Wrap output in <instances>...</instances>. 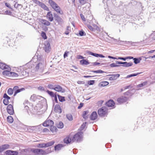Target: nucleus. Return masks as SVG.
<instances>
[{"label": "nucleus", "mask_w": 155, "mask_h": 155, "mask_svg": "<svg viewBox=\"0 0 155 155\" xmlns=\"http://www.w3.org/2000/svg\"><path fill=\"white\" fill-rule=\"evenodd\" d=\"M80 64L82 65H87L90 63L87 60L84 59L80 60Z\"/></svg>", "instance_id": "2f4dec72"}, {"label": "nucleus", "mask_w": 155, "mask_h": 155, "mask_svg": "<svg viewBox=\"0 0 155 155\" xmlns=\"http://www.w3.org/2000/svg\"><path fill=\"white\" fill-rule=\"evenodd\" d=\"M7 120L8 122L12 123L13 121V119L12 117L9 116L7 117Z\"/></svg>", "instance_id": "a19ab883"}, {"label": "nucleus", "mask_w": 155, "mask_h": 155, "mask_svg": "<svg viewBox=\"0 0 155 155\" xmlns=\"http://www.w3.org/2000/svg\"><path fill=\"white\" fill-rule=\"evenodd\" d=\"M37 127V126H28L27 127V129L29 132H32L33 131L35 130Z\"/></svg>", "instance_id": "f704fd0d"}, {"label": "nucleus", "mask_w": 155, "mask_h": 155, "mask_svg": "<svg viewBox=\"0 0 155 155\" xmlns=\"http://www.w3.org/2000/svg\"><path fill=\"white\" fill-rule=\"evenodd\" d=\"M64 146V145L62 144H58L54 146V149L55 151L59 150Z\"/></svg>", "instance_id": "c756f323"}, {"label": "nucleus", "mask_w": 155, "mask_h": 155, "mask_svg": "<svg viewBox=\"0 0 155 155\" xmlns=\"http://www.w3.org/2000/svg\"><path fill=\"white\" fill-rule=\"evenodd\" d=\"M33 153L41 155H46L48 153H46L45 150H43L42 149L39 148H33Z\"/></svg>", "instance_id": "423d86ee"}, {"label": "nucleus", "mask_w": 155, "mask_h": 155, "mask_svg": "<svg viewBox=\"0 0 155 155\" xmlns=\"http://www.w3.org/2000/svg\"><path fill=\"white\" fill-rule=\"evenodd\" d=\"M141 73L140 72L137 73L132 74H130L128 75L127 76L126 78H127L137 76V75H139V74H141Z\"/></svg>", "instance_id": "79ce46f5"}, {"label": "nucleus", "mask_w": 155, "mask_h": 155, "mask_svg": "<svg viewBox=\"0 0 155 155\" xmlns=\"http://www.w3.org/2000/svg\"><path fill=\"white\" fill-rule=\"evenodd\" d=\"M44 67V63L43 60H41L36 63V66L35 69V71L39 70L41 71H43Z\"/></svg>", "instance_id": "f03ea898"}, {"label": "nucleus", "mask_w": 155, "mask_h": 155, "mask_svg": "<svg viewBox=\"0 0 155 155\" xmlns=\"http://www.w3.org/2000/svg\"><path fill=\"white\" fill-rule=\"evenodd\" d=\"M41 35L42 38L44 39H46L47 38V37L46 33L44 31H42L41 34Z\"/></svg>", "instance_id": "09e8293b"}, {"label": "nucleus", "mask_w": 155, "mask_h": 155, "mask_svg": "<svg viewBox=\"0 0 155 155\" xmlns=\"http://www.w3.org/2000/svg\"><path fill=\"white\" fill-rule=\"evenodd\" d=\"M118 64H123L121 66L124 67H129L132 66L133 64L132 62L127 63V62H118Z\"/></svg>", "instance_id": "5701e85b"}, {"label": "nucleus", "mask_w": 155, "mask_h": 155, "mask_svg": "<svg viewBox=\"0 0 155 155\" xmlns=\"http://www.w3.org/2000/svg\"><path fill=\"white\" fill-rule=\"evenodd\" d=\"M88 113V110L84 111L83 112L82 117L84 119H86L88 118V116H86V115Z\"/></svg>", "instance_id": "e433bc0d"}, {"label": "nucleus", "mask_w": 155, "mask_h": 155, "mask_svg": "<svg viewBox=\"0 0 155 155\" xmlns=\"http://www.w3.org/2000/svg\"><path fill=\"white\" fill-rule=\"evenodd\" d=\"M38 2L40 6L44 10L47 11H49V8L44 3L39 1H38Z\"/></svg>", "instance_id": "b1692460"}, {"label": "nucleus", "mask_w": 155, "mask_h": 155, "mask_svg": "<svg viewBox=\"0 0 155 155\" xmlns=\"http://www.w3.org/2000/svg\"><path fill=\"white\" fill-rule=\"evenodd\" d=\"M43 48L46 52L48 53L50 51V50L51 48L49 42H46V43L44 44V47Z\"/></svg>", "instance_id": "f3484780"}, {"label": "nucleus", "mask_w": 155, "mask_h": 155, "mask_svg": "<svg viewBox=\"0 0 155 155\" xmlns=\"http://www.w3.org/2000/svg\"><path fill=\"white\" fill-rule=\"evenodd\" d=\"M79 2L81 5H83L86 3L87 0H79Z\"/></svg>", "instance_id": "052dcab7"}, {"label": "nucleus", "mask_w": 155, "mask_h": 155, "mask_svg": "<svg viewBox=\"0 0 155 155\" xmlns=\"http://www.w3.org/2000/svg\"><path fill=\"white\" fill-rule=\"evenodd\" d=\"M87 123L85 122L83 123L81 125V130H83L85 127L86 126Z\"/></svg>", "instance_id": "13d9d810"}, {"label": "nucleus", "mask_w": 155, "mask_h": 155, "mask_svg": "<svg viewBox=\"0 0 155 155\" xmlns=\"http://www.w3.org/2000/svg\"><path fill=\"white\" fill-rule=\"evenodd\" d=\"M120 66V65H117L114 63H113L110 64V66L111 67H119Z\"/></svg>", "instance_id": "680f3d73"}, {"label": "nucleus", "mask_w": 155, "mask_h": 155, "mask_svg": "<svg viewBox=\"0 0 155 155\" xmlns=\"http://www.w3.org/2000/svg\"><path fill=\"white\" fill-rule=\"evenodd\" d=\"M87 27L89 29L92 31H94L95 29L96 30H97V28H96L95 29V28H93L90 25H87Z\"/></svg>", "instance_id": "8fccbe9b"}, {"label": "nucleus", "mask_w": 155, "mask_h": 155, "mask_svg": "<svg viewBox=\"0 0 155 155\" xmlns=\"http://www.w3.org/2000/svg\"><path fill=\"white\" fill-rule=\"evenodd\" d=\"M54 111L55 112L61 114L62 112L61 109L59 105L57 104L54 107Z\"/></svg>", "instance_id": "4be33fe9"}, {"label": "nucleus", "mask_w": 155, "mask_h": 155, "mask_svg": "<svg viewBox=\"0 0 155 155\" xmlns=\"http://www.w3.org/2000/svg\"><path fill=\"white\" fill-rule=\"evenodd\" d=\"M69 52V51H67L64 52L63 55L64 58H65L66 57L68 56V54Z\"/></svg>", "instance_id": "0e129e2a"}, {"label": "nucleus", "mask_w": 155, "mask_h": 155, "mask_svg": "<svg viewBox=\"0 0 155 155\" xmlns=\"http://www.w3.org/2000/svg\"><path fill=\"white\" fill-rule=\"evenodd\" d=\"M48 3L50 4V6L53 9L57 4L53 0H49L48 1Z\"/></svg>", "instance_id": "7c9ffc66"}, {"label": "nucleus", "mask_w": 155, "mask_h": 155, "mask_svg": "<svg viewBox=\"0 0 155 155\" xmlns=\"http://www.w3.org/2000/svg\"><path fill=\"white\" fill-rule=\"evenodd\" d=\"M13 89L12 88H9L7 91V93L10 95L13 94Z\"/></svg>", "instance_id": "49530a36"}, {"label": "nucleus", "mask_w": 155, "mask_h": 155, "mask_svg": "<svg viewBox=\"0 0 155 155\" xmlns=\"http://www.w3.org/2000/svg\"><path fill=\"white\" fill-rule=\"evenodd\" d=\"M46 92L51 97H54V101L55 102L58 103V101L57 99V92H55L54 93L53 91H50L48 90H47Z\"/></svg>", "instance_id": "6e6552de"}, {"label": "nucleus", "mask_w": 155, "mask_h": 155, "mask_svg": "<svg viewBox=\"0 0 155 155\" xmlns=\"http://www.w3.org/2000/svg\"><path fill=\"white\" fill-rule=\"evenodd\" d=\"M36 95L35 94H33L31 96L30 98V100L32 101H37Z\"/></svg>", "instance_id": "37998d69"}, {"label": "nucleus", "mask_w": 155, "mask_h": 155, "mask_svg": "<svg viewBox=\"0 0 155 155\" xmlns=\"http://www.w3.org/2000/svg\"><path fill=\"white\" fill-rule=\"evenodd\" d=\"M57 96L58 100L60 102H62L65 101L64 97L61 96L58 94H57Z\"/></svg>", "instance_id": "c9c22d12"}, {"label": "nucleus", "mask_w": 155, "mask_h": 155, "mask_svg": "<svg viewBox=\"0 0 155 155\" xmlns=\"http://www.w3.org/2000/svg\"><path fill=\"white\" fill-rule=\"evenodd\" d=\"M18 74L14 72H11V77H18Z\"/></svg>", "instance_id": "6e6d98bb"}, {"label": "nucleus", "mask_w": 155, "mask_h": 155, "mask_svg": "<svg viewBox=\"0 0 155 155\" xmlns=\"http://www.w3.org/2000/svg\"><path fill=\"white\" fill-rule=\"evenodd\" d=\"M25 90V88H19L18 87V86H15L13 88L14 91H15L18 93Z\"/></svg>", "instance_id": "bb28decb"}, {"label": "nucleus", "mask_w": 155, "mask_h": 155, "mask_svg": "<svg viewBox=\"0 0 155 155\" xmlns=\"http://www.w3.org/2000/svg\"><path fill=\"white\" fill-rule=\"evenodd\" d=\"M47 87L48 88L50 89L54 90L55 85H54L52 84H48V85Z\"/></svg>", "instance_id": "864d4df0"}, {"label": "nucleus", "mask_w": 155, "mask_h": 155, "mask_svg": "<svg viewBox=\"0 0 155 155\" xmlns=\"http://www.w3.org/2000/svg\"><path fill=\"white\" fill-rule=\"evenodd\" d=\"M141 60V58H133L134 62L136 64H137L140 62V61Z\"/></svg>", "instance_id": "4c0bfd02"}, {"label": "nucleus", "mask_w": 155, "mask_h": 155, "mask_svg": "<svg viewBox=\"0 0 155 155\" xmlns=\"http://www.w3.org/2000/svg\"><path fill=\"white\" fill-rule=\"evenodd\" d=\"M83 134L82 131H79L75 134L72 138V142L76 141L77 142H80L83 140Z\"/></svg>", "instance_id": "f257e3e1"}, {"label": "nucleus", "mask_w": 155, "mask_h": 155, "mask_svg": "<svg viewBox=\"0 0 155 155\" xmlns=\"http://www.w3.org/2000/svg\"><path fill=\"white\" fill-rule=\"evenodd\" d=\"M115 103L111 99L110 100L106 102V105L108 107H111V108H114L115 107Z\"/></svg>", "instance_id": "4468645a"}, {"label": "nucleus", "mask_w": 155, "mask_h": 155, "mask_svg": "<svg viewBox=\"0 0 155 155\" xmlns=\"http://www.w3.org/2000/svg\"><path fill=\"white\" fill-rule=\"evenodd\" d=\"M112 38L113 39L114 41H115V42H119V43H120V44H122L121 43H124V41H122L120 40L119 38L118 40L117 39H115L114 38Z\"/></svg>", "instance_id": "bf43d9fd"}, {"label": "nucleus", "mask_w": 155, "mask_h": 155, "mask_svg": "<svg viewBox=\"0 0 155 155\" xmlns=\"http://www.w3.org/2000/svg\"><path fill=\"white\" fill-rule=\"evenodd\" d=\"M111 2V1L110 0H103V2L104 3L105 2H106V4H107V6H108V2Z\"/></svg>", "instance_id": "338daca9"}, {"label": "nucleus", "mask_w": 155, "mask_h": 155, "mask_svg": "<svg viewBox=\"0 0 155 155\" xmlns=\"http://www.w3.org/2000/svg\"><path fill=\"white\" fill-rule=\"evenodd\" d=\"M128 99V97L125 96H121L118 98L117 101L120 104L126 102Z\"/></svg>", "instance_id": "ddd939ff"}, {"label": "nucleus", "mask_w": 155, "mask_h": 155, "mask_svg": "<svg viewBox=\"0 0 155 155\" xmlns=\"http://www.w3.org/2000/svg\"><path fill=\"white\" fill-rule=\"evenodd\" d=\"M9 100L8 99H4L3 101L4 104L5 105H8L9 103Z\"/></svg>", "instance_id": "5fc2aeb1"}, {"label": "nucleus", "mask_w": 155, "mask_h": 155, "mask_svg": "<svg viewBox=\"0 0 155 155\" xmlns=\"http://www.w3.org/2000/svg\"><path fill=\"white\" fill-rule=\"evenodd\" d=\"M77 58L78 59H83L84 58V57L81 55H78L77 56Z\"/></svg>", "instance_id": "774afa93"}, {"label": "nucleus", "mask_w": 155, "mask_h": 155, "mask_svg": "<svg viewBox=\"0 0 155 155\" xmlns=\"http://www.w3.org/2000/svg\"><path fill=\"white\" fill-rule=\"evenodd\" d=\"M66 117L68 119L69 121H72L73 120V117L71 114H67Z\"/></svg>", "instance_id": "c03bdc74"}, {"label": "nucleus", "mask_w": 155, "mask_h": 155, "mask_svg": "<svg viewBox=\"0 0 155 155\" xmlns=\"http://www.w3.org/2000/svg\"><path fill=\"white\" fill-rule=\"evenodd\" d=\"M39 21L41 23L46 26H49L51 24L50 22L44 19H41L39 20Z\"/></svg>", "instance_id": "a878e982"}, {"label": "nucleus", "mask_w": 155, "mask_h": 155, "mask_svg": "<svg viewBox=\"0 0 155 155\" xmlns=\"http://www.w3.org/2000/svg\"><path fill=\"white\" fill-rule=\"evenodd\" d=\"M95 82L94 80H90L87 81V84L89 85H93Z\"/></svg>", "instance_id": "4d7b16f0"}, {"label": "nucleus", "mask_w": 155, "mask_h": 155, "mask_svg": "<svg viewBox=\"0 0 155 155\" xmlns=\"http://www.w3.org/2000/svg\"><path fill=\"white\" fill-rule=\"evenodd\" d=\"M97 113L101 116L104 117L107 114V109L105 106L102 107L97 111Z\"/></svg>", "instance_id": "39448f33"}, {"label": "nucleus", "mask_w": 155, "mask_h": 155, "mask_svg": "<svg viewBox=\"0 0 155 155\" xmlns=\"http://www.w3.org/2000/svg\"><path fill=\"white\" fill-rule=\"evenodd\" d=\"M54 149L52 147H50L48 148L47 149L45 150L46 153H48V154L51 153L52 151H53Z\"/></svg>", "instance_id": "a18cd8bd"}, {"label": "nucleus", "mask_w": 155, "mask_h": 155, "mask_svg": "<svg viewBox=\"0 0 155 155\" xmlns=\"http://www.w3.org/2000/svg\"><path fill=\"white\" fill-rule=\"evenodd\" d=\"M53 15L54 20L58 23V24L61 25L63 23V20L56 13H54Z\"/></svg>", "instance_id": "0eeeda50"}, {"label": "nucleus", "mask_w": 155, "mask_h": 155, "mask_svg": "<svg viewBox=\"0 0 155 155\" xmlns=\"http://www.w3.org/2000/svg\"><path fill=\"white\" fill-rule=\"evenodd\" d=\"M50 130L53 133H54V132H56L58 131V129L57 127L53 125H52L50 127Z\"/></svg>", "instance_id": "72a5a7b5"}, {"label": "nucleus", "mask_w": 155, "mask_h": 155, "mask_svg": "<svg viewBox=\"0 0 155 155\" xmlns=\"http://www.w3.org/2000/svg\"><path fill=\"white\" fill-rule=\"evenodd\" d=\"M84 105V103H81L79 104V105L78 107V109H80Z\"/></svg>", "instance_id": "69168bd1"}, {"label": "nucleus", "mask_w": 155, "mask_h": 155, "mask_svg": "<svg viewBox=\"0 0 155 155\" xmlns=\"http://www.w3.org/2000/svg\"><path fill=\"white\" fill-rule=\"evenodd\" d=\"M86 52L87 54H88L89 55H90L95 57H97V53H94L92 52H91L90 51H86Z\"/></svg>", "instance_id": "58836bf2"}, {"label": "nucleus", "mask_w": 155, "mask_h": 155, "mask_svg": "<svg viewBox=\"0 0 155 155\" xmlns=\"http://www.w3.org/2000/svg\"><path fill=\"white\" fill-rule=\"evenodd\" d=\"M7 112L10 115H13L14 114V110L13 106L11 104H8L7 107Z\"/></svg>", "instance_id": "9b49d317"}, {"label": "nucleus", "mask_w": 155, "mask_h": 155, "mask_svg": "<svg viewBox=\"0 0 155 155\" xmlns=\"http://www.w3.org/2000/svg\"><path fill=\"white\" fill-rule=\"evenodd\" d=\"M56 126L58 128L62 129L64 127V124L62 121H60L59 123L57 124Z\"/></svg>", "instance_id": "ea45409f"}, {"label": "nucleus", "mask_w": 155, "mask_h": 155, "mask_svg": "<svg viewBox=\"0 0 155 155\" xmlns=\"http://www.w3.org/2000/svg\"><path fill=\"white\" fill-rule=\"evenodd\" d=\"M38 89L42 91L46 92L47 90H46L45 89L44 87L42 86H39L38 88Z\"/></svg>", "instance_id": "3c124183"}, {"label": "nucleus", "mask_w": 155, "mask_h": 155, "mask_svg": "<svg viewBox=\"0 0 155 155\" xmlns=\"http://www.w3.org/2000/svg\"><path fill=\"white\" fill-rule=\"evenodd\" d=\"M54 123L53 121L51 120H47L43 124V125L44 127H48L50 126V127L53 125Z\"/></svg>", "instance_id": "f8f14e48"}, {"label": "nucleus", "mask_w": 155, "mask_h": 155, "mask_svg": "<svg viewBox=\"0 0 155 155\" xmlns=\"http://www.w3.org/2000/svg\"><path fill=\"white\" fill-rule=\"evenodd\" d=\"M80 16L81 18V19L84 21H86V19H85L84 16L81 13L80 14Z\"/></svg>", "instance_id": "e2e57ef3"}, {"label": "nucleus", "mask_w": 155, "mask_h": 155, "mask_svg": "<svg viewBox=\"0 0 155 155\" xmlns=\"http://www.w3.org/2000/svg\"><path fill=\"white\" fill-rule=\"evenodd\" d=\"M47 17L48 20L50 21H52L53 20V17L51 11L47 13Z\"/></svg>", "instance_id": "393cba45"}, {"label": "nucleus", "mask_w": 155, "mask_h": 155, "mask_svg": "<svg viewBox=\"0 0 155 155\" xmlns=\"http://www.w3.org/2000/svg\"><path fill=\"white\" fill-rule=\"evenodd\" d=\"M0 68L2 70L7 69H8V70H11V68L9 65L2 62H0Z\"/></svg>", "instance_id": "6ab92c4d"}, {"label": "nucleus", "mask_w": 155, "mask_h": 155, "mask_svg": "<svg viewBox=\"0 0 155 155\" xmlns=\"http://www.w3.org/2000/svg\"><path fill=\"white\" fill-rule=\"evenodd\" d=\"M53 9L57 13L61 15H63L64 14L63 11L61 10L60 7L58 4L53 8Z\"/></svg>", "instance_id": "dca6fc26"}, {"label": "nucleus", "mask_w": 155, "mask_h": 155, "mask_svg": "<svg viewBox=\"0 0 155 155\" xmlns=\"http://www.w3.org/2000/svg\"><path fill=\"white\" fill-rule=\"evenodd\" d=\"M98 32H101L99 35V38L101 40H103L104 38L105 34L107 35V33L104 32L102 28H100L97 26V34L98 33Z\"/></svg>", "instance_id": "1a4fd4ad"}, {"label": "nucleus", "mask_w": 155, "mask_h": 155, "mask_svg": "<svg viewBox=\"0 0 155 155\" xmlns=\"http://www.w3.org/2000/svg\"><path fill=\"white\" fill-rule=\"evenodd\" d=\"M55 142L54 140H52L46 143H39L37 144V147L39 148L46 147L51 146Z\"/></svg>", "instance_id": "20e7f679"}, {"label": "nucleus", "mask_w": 155, "mask_h": 155, "mask_svg": "<svg viewBox=\"0 0 155 155\" xmlns=\"http://www.w3.org/2000/svg\"><path fill=\"white\" fill-rule=\"evenodd\" d=\"M79 34L80 36H82L85 35H86V33L84 31H83V30L82 29L81 30L79 31Z\"/></svg>", "instance_id": "de8ad7c7"}, {"label": "nucleus", "mask_w": 155, "mask_h": 155, "mask_svg": "<svg viewBox=\"0 0 155 155\" xmlns=\"http://www.w3.org/2000/svg\"><path fill=\"white\" fill-rule=\"evenodd\" d=\"M10 145L8 144H5L0 146V153L2 152L4 150L8 149Z\"/></svg>", "instance_id": "aec40b11"}, {"label": "nucleus", "mask_w": 155, "mask_h": 155, "mask_svg": "<svg viewBox=\"0 0 155 155\" xmlns=\"http://www.w3.org/2000/svg\"><path fill=\"white\" fill-rule=\"evenodd\" d=\"M3 97L4 98V99L10 100L11 99V97L8 96L6 93L4 94Z\"/></svg>", "instance_id": "603ef678"}, {"label": "nucleus", "mask_w": 155, "mask_h": 155, "mask_svg": "<svg viewBox=\"0 0 155 155\" xmlns=\"http://www.w3.org/2000/svg\"><path fill=\"white\" fill-rule=\"evenodd\" d=\"M33 148H25L20 150L18 152L19 155H30L33 153Z\"/></svg>", "instance_id": "7ed1b4c3"}, {"label": "nucleus", "mask_w": 155, "mask_h": 155, "mask_svg": "<svg viewBox=\"0 0 155 155\" xmlns=\"http://www.w3.org/2000/svg\"><path fill=\"white\" fill-rule=\"evenodd\" d=\"M109 82L107 81H104L100 82L98 84V86L100 87H103L108 85Z\"/></svg>", "instance_id": "473e14b6"}, {"label": "nucleus", "mask_w": 155, "mask_h": 155, "mask_svg": "<svg viewBox=\"0 0 155 155\" xmlns=\"http://www.w3.org/2000/svg\"><path fill=\"white\" fill-rule=\"evenodd\" d=\"M64 142L65 143H69L71 142H72V138H70L69 136H67L66 138L64 139Z\"/></svg>", "instance_id": "cd10ccee"}, {"label": "nucleus", "mask_w": 155, "mask_h": 155, "mask_svg": "<svg viewBox=\"0 0 155 155\" xmlns=\"http://www.w3.org/2000/svg\"><path fill=\"white\" fill-rule=\"evenodd\" d=\"M90 118L91 120H94L97 119V112L96 111H93L91 114Z\"/></svg>", "instance_id": "412c9836"}, {"label": "nucleus", "mask_w": 155, "mask_h": 155, "mask_svg": "<svg viewBox=\"0 0 155 155\" xmlns=\"http://www.w3.org/2000/svg\"><path fill=\"white\" fill-rule=\"evenodd\" d=\"M8 70H5L3 71L2 74L5 76L10 77H11V72H10V71L11 70H8Z\"/></svg>", "instance_id": "c85d7f7f"}, {"label": "nucleus", "mask_w": 155, "mask_h": 155, "mask_svg": "<svg viewBox=\"0 0 155 155\" xmlns=\"http://www.w3.org/2000/svg\"><path fill=\"white\" fill-rule=\"evenodd\" d=\"M6 155H18L19 153L17 151L7 150L5 152Z\"/></svg>", "instance_id": "a211bd4d"}, {"label": "nucleus", "mask_w": 155, "mask_h": 155, "mask_svg": "<svg viewBox=\"0 0 155 155\" xmlns=\"http://www.w3.org/2000/svg\"><path fill=\"white\" fill-rule=\"evenodd\" d=\"M107 76H110L109 79V80L114 81L117 79V78L120 77V74H109Z\"/></svg>", "instance_id": "2eb2a0df"}, {"label": "nucleus", "mask_w": 155, "mask_h": 155, "mask_svg": "<svg viewBox=\"0 0 155 155\" xmlns=\"http://www.w3.org/2000/svg\"><path fill=\"white\" fill-rule=\"evenodd\" d=\"M54 90L58 92H61L62 93L65 92V91L64 89L60 85L58 84H55Z\"/></svg>", "instance_id": "9d476101"}]
</instances>
